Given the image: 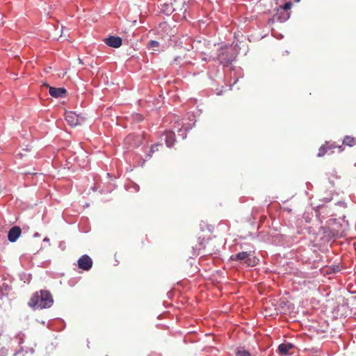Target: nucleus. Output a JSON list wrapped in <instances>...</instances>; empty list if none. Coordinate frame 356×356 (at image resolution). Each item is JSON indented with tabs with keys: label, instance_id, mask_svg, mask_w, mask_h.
I'll return each instance as SVG.
<instances>
[{
	"label": "nucleus",
	"instance_id": "nucleus-1",
	"mask_svg": "<svg viewBox=\"0 0 356 356\" xmlns=\"http://www.w3.org/2000/svg\"><path fill=\"white\" fill-rule=\"evenodd\" d=\"M200 232L197 234V244L193 247L195 252L204 250L205 253L211 254L212 250H207L205 243L209 242L211 239V234L213 232L214 227L211 225H208L205 222H201L200 224Z\"/></svg>",
	"mask_w": 356,
	"mask_h": 356
},
{
	"label": "nucleus",
	"instance_id": "nucleus-2",
	"mask_svg": "<svg viewBox=\"0 0 356 356\" xmlns=\"http://www.w3.org/2000/svg\"><path fill=\"white\" fill-rule=\"evenodd\" d=\"M54 299L49 291L40 290L35 293L28 302L30 307L34 309H42L51 307Z\"/></svg>",
	"mask_w": 356,
	"mask_h": 356
},
{
	"label": "nucleus",
	"instance_id": "nucleus-3",
	"mask_svg": "<svg viewBox=\"0 0 356 356\" xmlns=\"http://www.w3.org/2000/svg\"><path fill=\"white\" fill-rule=\"evenodd\" d=\"M251 256L250 252H241L235 255H232L231 259L234 261H243V262L248 266H254L257 264L259 260L254 257H251Z\"/></svg>",
	"mask_w": 356,
	"mask_h": 356
},
{
	"label": "nucleus",
	"instance_id": "nucleus-4",
	"mask_svg": "<svg viewBox=\"0 0 356 356\" xmlns=\"http://www.w3.org/2000/svg\"><path fill=\"white\" fill-rule=\"evenodd\" d=\"M234 58V54L231 53L227 47L220 48L218 59L221 64L225 65L230 64Z\"/></svg>",
	"mask_w": 356,
	"mask_h": 356
},
{
	"label": "nucleus",
	"instance_id": "nucleus-5",
	"mask_svg": "<svg viewBox=\"0 0 356 356\" xmlns=\"http://www.w3.org/2000/svg\"><path fill=\"white\" fill-rule=\"evenodd\" d=\"M65 120L71 127H75L80 124L81 121L83 120V118H80L76 113L68 111L65 113Z\"/></svg>",
	"mask_w": 356,
	"mask_h": 356
},
{
	"label": "nucleus",
	"instance_id": "nucleus-6",
	"mask_svg": "<svg viewBox=\"0 0 356 356\" xmlns=\"http://www.w3.org/2000/svg\"><path fill=\"white\" fill-rule=\"evenodd\" d=\"M92 264V259L86 254L81 256L78 260L79 268L84 270H89Z\"/></svg>",
	"mask_w": 356,
	"mask_h": 356
},
{
	"label": "nucleus",
	"instance_id": "nucleus-7",
	"mask_svg": "<svg viewBox=\"0 0 356 356\" xmlns=\"http://www.w3.org/2000/svg\"><path fill=\"white\" fill-rule=\"evenodd\" d=\"M47 87L49 88V92L53 97H63L67 95V90L64 88H54L49 85H47Z\"/></svg>",
	"mask_w": 356,
	"mask_h": 356
},
{
	"label": "nucleus",
	"instance_id": "nucleus-8",
	"mask_svg": "<svg viewBox=\"0 0 356 356\" xmlns=\"http://www.w3.org/2000/svg\"><path fill=\"white\" fill-rule=\"evenodd\" d=\"M104 41L108 46L113 48H118L122 44V38L118 36H109L105 38Z\"/></svg>",
	"mask_w": 356,
	"mask_h": 356
},
{
	"label": "nucleus",
	"instance_id": "nucleus-9",
	"mask_svg": "<svg viewBox=\"0 0 356 356\" xmlns=\"http://www.w3.org/2000/svg\"><path fill=\"white\" fill-rule=\"evenodd\" d=\"M22 233L21 229L18 226L13 227L8 232V239L10 242H15L20 236Z\"/></svg>",
	"mask_w": 356,
	"mask_h": 356
},
{
	"label": "nucleus",
	"instance_id": "nucleus-10",
	"mask_svg": "<svg viewBox=\"0 0 356 356\" xmlns=\"http://www.w3.org/2000/svg\"><path fill=\"white\" fill-rule=\"evenodd\" d=\"M164 140L167 147H171L175 142V135L173 131H165L163 134Z\"/></svg>",
	"mask_w": 356,
	"mask_h": 356
},
{
	"label": "nucleus",
	"instance_id": "nucleus-11",
	"mask_svg": "<svg viewBox=\"0 0 356 356\" xmlns=\"http://www.w3.org/2000/svg\"><path fill=\"white\" fill-rule=\"evenodd\" d=\"M293 347L294 346L291 343H282L278 346V351L282 355H287Z\"/></svg>",
	"mask_w": 356,
	"mask_h": 356
},
{
	"label": "nucleus",
	"instance_id": "nucleus-12",
	"mask_svg": "<svg viewBox=\"0 0 356 356\" xmlns=\"http://www.w3.org/2000/svg\"><path fill=\"white\" fill-rule=\"evenodd\" d=\"M334 147L333 145L329 144L328 142H325V144L321 146V147L318 149V152L317 154V156L318 157L323 156L326 153L328 152L329 150L332 149Z\"/></svg>",
	"mask_w": 356,
	"mask_h": 356
},
{
	"label": "nucleus",
	"instance_id": "nucleus-13",
	"mask_svg": "<svg viewBox=\"0 0 356 356\" xmlns=\"http://www.w3.org/2000/svg\"><path fill=\"white\" fill-rule=\"evenodd\" d=\"M343 143L350 147L356 145V137L346 136L343 140Z\"/></svg>",
	"mask_w": 356,
	"mask_h": 356
},
{
	"label": "nucleus",
	"instance_id": "nucleus-14",
	"mask_svg": "<svg viewBox=\"0 0 356 356\" xmlns=\"http://www.w3.org/2000/svg\"><path fill=\"white\" fill-rule=\"evenodd\" d=\"M159 147H163V145L161 143H156L151 147L149 153L148 154V156L151 157L152 154L159 150Z\"/></svg>",
	"mask_w": 356,
	"mask_h": 356
},
{
	"label": "nucleus",
	"instance_id": "nucleus-15",
	"mask_svg": "<svg viewBox=\"0 0 356 356\" xmlns=\"http://www.w3.org/2000/svg\"><path fill=\"white\" fill-rule=\"evenodd\" d=\"M30 150L31 149L28 147L23 149L22 152H19V153L17 154L16 158L19 159H22L24 156H27V153L29 152H30Z\"/></svg>",
	"mask_w": 356,
	"mask_h": 356
},
{
	"label": "nucleus",
	"instance_id": "nucleus-16",
	"mask_svg": "<svg viewBox=\"0 0 356 356\" xmlns=\"http://www.w3.org/2000/svg\"><path fill=\"white\" fill-rule=\"evenodd\" d=\"M159 46V42L156 40H150L148 43V47L149 48H157Z\"/></svg>",
	"mask_w": 356,
	"mask_h": 356
},
{
	"label": "nucleus",
	"instance_id": "nucleus-17",
	"mask_svg": "<svg viewBox=\"0 0 356 356\" xmlns=\"http://www.w3.org/2000/svg\"><path fill=\"white\" fill-rule=\"evenodd\" d=\"M236 356H250V354L245 350H238L236 353Z\"/></svg>",
	"mask_w": 356,
	"mask_h": 356
},
{
	"label": "nucleus",
	"instance_id": "nucleus-18",
	"mask_svg": "<svg viewBox=\"0 0 356 356\" xmlns=\"http://www.w3.org/2000/svg\"><path fill=\"white\" fill-rule=\"evenodd\" d=\"M292 3L291 2L289 1L284 3L283 6V9L285 10H289L291 8Z\"/></svg>",
	"mask_w": 356,
	"mask_h": 356
},
{
	"label": "nucleus",
	"instance_id": "nucleus-19",
	"mask_svg": "<svg viewBox=\"0 0 356 356\" xmlns=\"http://www.w3.org/2000/svg\"><path fill=\"white\" fill-rule=\"evenodd\" d=\"M179 59H181V56H177V57L175 58L174 60H173V63L174 64H177V65L179 64L178 60Z\"/></svg>",
	"mask_w": 356,
	"mask_h": 356
},
{
	"label": "nucleus",
	"instance_id": "nucleus-20",
	"mask_svg": "<svg viewBox=\"0 0 356 356\" xmlns=\"http://www.w3.org/2000/svg\"><path fill=\"white\" fill-rule=\"evenodd\" d=\"M79 63L80 64H83V61H82V60L81 58H79Z\"/></svg>",
	"mask_w": 356,
	"mask_h": 356
},
{
	"label": "nucleus",
	"instance_id": "nucleus-21",
	"mask_svg": "<svg viewBox=\"0 0 356 356\" xmlns=\"http://www.w3.org/2000/svg\"><path fill=\"white\" fill-rule=\"evenodd\" d=\"M137 117H138L139 120H141V116L140 115H137Z\"/></svg>",
	"mask_w": 356,
	"mask_h": 356
}]
</instances>
